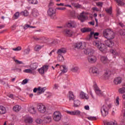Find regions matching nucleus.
<instances>
[{
    "mask_svg": "<svg viewBox=\"0 0 125 125\" xmlns=\"http://www.w3.org/2000/svg\"><path fill=\"white\" fill-rule=\"evenodd\" d=\"M103 35L107 40L104 41V43L108 46V47H113L114 46V42L112 41V39H114V32L110 29H106L104 30Z\"/></svg>",
    "mask_w": 125,
    "mask_h": 125,
    "instance_id": "obj_1",
    "label": "nucleus"
},
{
    "mask_svg": "<svg viewBox=\"0 0 125 125\" xmlns=\"http://www.w3.org/2000/svg\"><path fill=\"white\" fill-rule=\"evenodd\" d=\"M93 45L98 47L99 50L101 51L102 52H106V50H107L106 45H105L104 43H101V42L98 41H94L93 42Z\"/></svg>",
    "mask_w": 125,
    "mask_h": 125,
    "instance_id": "obj_2",
    "label": "nucleus"
},
{
    "mask_svg": "<svg viewBox=\"0 0 125 125\" xmlns=\"http://www.w3.org/2000/svg\"><path fill=\"white\" fill-rule=\"evenodd\" d=\"M112 104H109L108 105L104 104L101 108V112L103 117H106L107 115L109 114V110L111 108Z\"/></svg>",
    "mask_w": 125,
    "mask_h": 125,
    "instance_id": "obj_3",
    "label": "nucleus"
},
{
    "mask_svg": "<svg viewBox=\"0 0 125 125\" xmlns=\"http://www.w3.org/2000/svg\"><path fill=\"white\" fill-rule=\"evenodd\" d=\"M65 112L66 114L70 115L71 116H79L80 117H81L82 118L83 117V114H84V113L82 112L79 110H76L74 111L66 110Z\"/></svg>",
    "mask_w": 125,
    "mask_h": 125,
    "instance_id": "obj_4",
    "label": "nucleus"
},
{
    "mask_svg": "<svg viewBox=\"0 0 125 125\" xmlns=\"http://www.w3.org/2000/svg\"><path fill=\"white\" fill-rule=\"evenodd\" d=\"M62 119V114L59 111H55L53 114V120L55 122H59Z\"/></svg>",
    "mask_w": 125,
    "mask_h": 125,
    "instance_id": "obj_5",
    "label": "nucleus"
},
{
    "mask_svg": "<svg viewBox=\"0 0 125 125\" xmlns=\"http://www.w3.org/2000/svg\"><path fill=\"white\" fill-rule=\"evenodd\" d=\"M48 16H49L51 19H55V14H56V10L53 8H49L47 11Z\"/></svg>",
    "mask_w": 125,
    "mask_h": 125,
    "instance_id": "obj_6",
    "label": "nucleus"
},
{
    "mask_svg": "<svg viewBox=\"0 0 125 125\" xmlns=\"http://www.w3.org/2000/svg\"><path fill=\"white\" fill-rule=\"evenodd\" d=\"M37 108L39 113L43 114V113H45V112H46V107L42 104H38Z\"/></svg>",
    "mask_w": 125,
    "mask_h": 125,
    "instance_id": "obj_7",
    "label": "nucleus"
},
{
    "mask_svg": "<svg viewBox=\"0 0 125 125\" xmlns=\"http://www.w3.org/2000/svg\"><path fill=\"white\" fill-rule=\"evenodd\" d=\"M33 39L35 41H36V42H41V43H44V42H46L49 40L48 38L45 37L40 38L34 37Z\"/></svg>",
    "mask_w": 125,
    "mask_h": 125,
    "instance_id": "obj_8",
    "label": "nucleus"
},
{
    "mask_svg": "<svg viewBox=\"0 0 125 125\" xmlns=\"http://www.w3.org/2000/svg\"><path fill=\"white\" fill-rule=\"evenodd\" d=\"M48 70V65H45L42 67L41 68L38 69V71L40 75L43 76L45 73H46Z\"/></svg>",
    "mask_w": 125,
    "mask_h": 125,
    "instance_id": "obj_9",
    "label": "nucleus"
},
{
    "mask_svg": "<svg viewBox=\"0 0 125 125\" xmlns=\"http://www.w3.org/2000/svg\"><path fill=\"white\" fill-rule=\"evenodd\" d=\"M86 13L84 11L80 13V15L78 17V20L81 22H84L86 20Z\"/></svg>",
    "mask_w": 125,
    "mask_h": 125,
    "instance_id": "obj_10",
    "label": "nucleus"
},
{
    "mask_svg": "<svg viewBox=\"0 0 125 125\" xmlns=\"http://www.w3.org/2000/svg\"><path fill=\"white\" fill-rule=\"evenodd\" d=\"M45 91V87L42 88L41 87H39L38 88H34L33 92L36 93L37 92V94L40 95L42 93H43Z\"/></svg>",
    "mask_w": 125,
    "mask_h": 125,
    "instance_id": "obj_11",
    "label": "nucleus"
},
{
    "mask_svg": "<svg viewBox=\"0 0 125 125\" xmlns=\"http://www.w3.org/2000/svg\"><path fill=\"white\" fill-rule=\"evenodd\" d=\"M66 26L67 28H76L77 27V24H76L75 21H70L66 23Z\"/></svg>",
    "mask_w": 125,
    "mask_h": 125,
    "instance_id": "obj_12",
    "label": "nucleus"
},
{
    "mask_svg": "<svg viewBox=\"0 0 125 125\" xmlns=\"http://www.w3.org/2000/svg\"><path fill=\"white\" fill-rule=\"evenodd\" d=\"M24 121L25 124H33V122H34V119L32 118V117L27 116H25Z\"/></svg>",
    "mask_w": 125,
    "mask_h": 125,
    "instance_id": "obj_13",
    "label": "nucleus"
},
{
    "mask_svg": "<svg viewBox=\"0 0 125 125\" xmlns=\"http://www.w3.org/2000/svg\"><path fill=\"white\" fill-rule=\"evenodd\" d=\"M63 33L67 37H72L74 34V32L73 31L70 29H66L63 31Z\"/></svg>",
    "mask_w": 125,
    "mask_h": 125,
    "instance_id": "obj_14",
    "label": "nucleus"
},
{
    "mask_svg": "<svg viewBox=\"0 0 125 125\" xmlns=\"http://www.w3.org/2000/svg\"><path fill=\"white\" fill-rule=\"evenodd\" d=\"M88 61L89 63H95L97 61V57L96 56L88 57Z\"/></svg>",
    "mask_w": 125,
    "mask_h": 125,
    "instance_id": "obj_15",
    "label": "nucleus"
},
{
    "mask_svg": "<svg viewBox=\"0 0 125 125\" xmlns=\"http://www.w3.org/2000/svg\"><path fill=\"white\" fill-rule=\"evenodd\" d=\"M68 98L69 101H73L76 99V96L74 95V93L72 91H69L68 92Z\"/></svg>",
    "mask_w": 125,
    "mask_h": 125,
    "instance_id": "obj_16",
    "label": "nucleus"
},
{
    "mask_svg": "<svg viewBox=\"0 0 125 125\" xmlns=\"http://www.w3.org/2000/svg\"><path fill=\"white\" fill-rule=\"evenodd\" d=\"M92 73H93V74L96 76H98V75H99V74H100L101 72L100 71H99V69H98L97 67L94 66L92 68Z\"/></svg>",
    "mask_w": 125,
    "mask_h": 125,
    "instance_id": "obj_17",
    "label": "nucleus"
},
{
    "mask_svg": "<svg viewBox=\"0 0 125 125\" xmlns=\"http://www.w3.org/2000/svg\"><path fill=\"white\" fill-rule=\"evenodd\" d=\"M101 61L104 64H107V63H109V62H110L107 57L104 56H102L101 57Z\"/></svg>",
    "mask_w": 125,
    "mask_h": 125,
    "instance_id": "obj_18",
    "label": "nucleus"
},
{
    "mask_svg": "<svg viewBox=\"0 0 125 125\" xmlns=\"http://www.w3.org/2000/svg\"><path fill=\"white\" fill-rule=\"evenodd\" d=\"M28 111L30 114H37V110H36V107L34 106H31L28 108Z\"/></svg>",
    "mask_w": 125,
    "mask_h": 125,
    "instance_id": "obj_19",
    "label": "nucleus"
},
{
    "mask_svg": "<svg viewBox=\"0 0 125 125\" xmlns=\"http://www.w3.org/2000/svg\"><path fill=\"white\" fill-rule=\"evenodd\" d=\"M67 52V50L65 48H62L59 50H58L57 52V54L58 55H62V54L66 53Z\"/></svg>",
    "mask_w": 125,
    "mask_h": 125,
    "instance_id": "obj_20",
    "label": "nucleus"
},
{
    "mask_svg": "<svg viewBox=\"0 0 125 125\" xmlns=\"http://www.w3.org/2000/svg\"><path fill=\"white\" fill-rule=\"evenodd\" d=\"M80 98L81 99H86V100H88L89 97L86 96V94H85L83 92H81L80 94Z\"/></svg>",
    "mask_w": 125,
    "mask_h": 125,
    "instance_id": "obj_21",
    "label": "nucleus"
},
{
    "mask_svg": "<svg viewBox=\"0 0 125 125\" xmlns=\"http://www.w3.org/2000/svg\"><path fill=\"white\" fill-rule=\"evenodd\" d=\"M60 69L62 74H65V73H67L68 71V68L65 65H61L60 66Z\"/></svg>",
    "mask_w": 125,
    "mask_h": 125,
    "instance_id": "obj_22",
    "label": "nucleus"
},
{
    "mask_svg": "<svg viewBox=\"0 0 125 125\" xmlns=\"http://www.w3.org/2000/svg\"><path fill=\"white\" fill-rule=\"evenodd\" d=\"M93 52H94V50L91 48H87L84 50V53L88 55H89V54L93 53Z\"/></svg>",
    "mask_w": 125,
    "mask_h": 125,
    "instance_id": "obj_23",
    "label": "nucleus"
},
{
    "mask_svg": "<svg viewBox=\"0 0 125 125\" xmlns=\"http://www.w3.org/2000/svg\"><path fill=\"white\" fill-rule=\"evenodd\" d=\"M111 74H112V72L109 70H107L105 71V72H104V77L105 79H107V78H109V77L111 76Z\"/></svg>",
    "mask_w": 125,
    "mask_h": 125,
    "instance_id": "obj_24",
    "label": "nucleus"
},
{
    "mask_svg": "<svg viewBox=\"0 0 125 125\" xmlns=\"http://www.w3.org/2000/svg\"><path fill=\"white\" fill-rule=\"evenodd\" d=\"M74 107L76 108H78V107H80L81 105V101L79 100H74Z\"/></svg>",
    "mask_w": 125,
    "mask_h": 125,
    "instance_id": "obj_25",
    "label": "nucleus"
},
{
    "mask_svg": "<svg viewBox=\"0 0 125 125\" xmlns=\"http://www.w3.org/2000/svg\"><path fill=\"white\" fill-rule=\"evenodd\" d=\"M114 83L115 84H120L122 83V78L118 77L115 78L113 81Z\"/></svg>",
    "mask_w": 125,
    "mask_h": 125,
    "instance_id": "obj_26",
    "label": "nucleus"
},
{
    "mask_svg": "<svg viewBox=\"0 0 125 125\" xmlns=\"http://www.w3.org/2000/svg\"><path fill=\"white\" fill-rule=\"evenodd\" d=\"M6 113V108L2 105L0 106V114L4 115Z\"/></svg>",
    "mask_w": 125,
    "mask_h": 125,
    "instance_id": "obj_27",
    "label": "nucleus"
},
{
    "mask_svg": "<svg viewBox=\"0 0 125 125\" xmlns=\"http://www.w3.org/2000/svg\"><path fill=\"white\" fill-rule=\"evenodd\" d=\"M71 5L73 7H75V8H81L82 7V5H80L78 3H76L75 2H72Z\"/></svg>",
    "mask_w": 125,
    "mask_h": 125,
    "instance_id": "obj_28",
    "label": "nucleus"
},
{
    "mask_svg": "<svg viewBox=\"0 0 125 125\" xmlns=\"http://www.w3.org/2000/svg\"><path fill=\"white\" fill-rule=\"evenodd\" d=\"M13 110L15 112H19L21 110V106L16 105L13 107Z\"/></svg>",
    "mask_w": 125,
    "mask_h": 125,
    "instance_id": "obj_29",
    "label": "nucleus"
},
{
    "mask_svg": "<svg viewBox=\"0 0 125 125\" xmlns=\"http://www.w3.org/2000/svg\"><path fill=\"white\" fill-rule=\"evenodd\" d=\"M104 125H118V123L116 121H110L106 122Z\"/></svg>",
    "mask_w": 125,
    "mask_h": 125,
    "instance_id": "obj_30",
    "label": "nucleus"
},
{
    "mask_svg": "<svg viewBox=\"0 0 125 125\" xmlns=\"http://www.w3.org/2000/svg\"><path fill=\"white\" fill-rule=\"evenodd\" d=\"M51 116H48L44 118V121L45 123H50L51 122Z\"/></svg>",
    "mask_w": 125,
    "mask_h": 125,
    "instance_id": "obj_31",
    "label": "nucleus"
},
{
    "mask_svg": "<svg viewBox=\"0 0 125 125\" xmlns=\"http://www.w3.org/2000/svg\"><path fill=\"white\" fill-rule=\"evenodd\" d=\"M81 31L82 33H86L87 32H91V29L83 28H81Z\"/></svg>",
    "mask_w": 125,
    "mask_h": 125,
    "instance_id": "obj_32",
    "label": "nucleus"
},
{
    "mask_svg": "<svg viewBox=\"0 0 125 125\" xmlns=\"http://www.w3.org/2000/svg\"><path fill=\"white\" fill-rule=\"evenodd\" d=\"M43 47V46L39 45H36L34 48L35 51H40L42 48Z\"/></svg>",
    "mask_w": 125,
    "mask_h": 125,
    "instance_id": "obj_33",
    "label": "nucleus"
},
{
    "mask_svg": "<svg viewBox=\"0 0 125 125\" xmlns=\"http://www.w3.org/2000/svg\"><path fill=\"white\" fill-rule=\"evenodd\" d=\"M20 16V14L19 12H17L15 13L14 16L13 17V19L14 20H16V19H18L19 18V16Z\"/></svg>",
    "mask_w": 125,
    "mask_h": 125,
    "instance_id": "obj_34",
    "label": "nucleus"
},
{
    "mask_svg": "<svg viewBox=\"0 0 125 125\" xmlns=\"http://www.w3.org/2000/svg\"><path fill=\"white\" fill-rule=\"evenodd\" d=\"M38 66L37 63H34L30 66V68L32 71H34V70H36L38 68Z\"/></svg>",
    "mask_w": 125,
    "mask_h": 125,
    "instance_id": "obj_35",
    "label": "nucleus"
},
{
    "mask_svg": "<svg viewBox=\"0 0 125 125\" xmlns=\"http://www.w3.org/2000/svg\"><path fill=\"white\" fill-rule=\"evenodd\" d=\"M30 51H31V49H30V47H27L23 50V54H24V55H27L30 53Z\"/></svg>",
    "mask_w": 125,
    "mask_h": 125,
    "instance_id": "obj_36",
    "label": "nucleus"
},
{
    "mask_svg": "<svg viewBox=\"0 0 125 125\" xmlns=\"http://www.w3.org/2000/svg\"><path fill=\"white\" fill-rule=\"evenodd\" d=\"M30 4H38L37 0H27Z\"/></svg>",
    "mask_w": 125,
    "mask_h": 125,
    "instance_id": "obj_37",
    "label": "nucleus"
},
{
    "mask_svg": "<svg viewBox=\"0 0 125 125\" xmlns=\"http://www.w3.org/2000/svg\"><path fill=\"white\" fill-rule=\"evenodd\" d=\"M58 60L59 62H62L64 61V57L62 55H59L58 57Z\"/></svg>",
    "mask_w": 125,
    "mask_h": 125,
    "instance_id": "obj_38",
    "label": "nucleus"
},
{
    "mask_svg": "<svg viewBox=\"0 0 125 125\" xmlns=\"http://www.w3.org/2000/svg\"><path fill=\"white\" fill-rule=\"evenodd\" d=\"M75 45L76 48L80 49L82 47V46H83V43L82 42L76 43Z\"/></svg>",
    "mask_w": 125,
    "mask_h": 125,
    "instance_id": "obj_39",
    "label": "nucleus"
},
{
    "mask_svg": "<svg viewBox=\"0 0 125 125\" xmlns=\"http://www.w3.org/2000/svg\"><path fill=\"white\" fill-rule=\"evenodd\" d=\"M23 73H27V74H33V70L31 69H26L23 70Z\"/></svg>",
    "mask_w": 125,
    "mask_h": 125,
    "instance_id": "obj_40",
    "label": "nucleus"
},
{
    "mask_svg": "<svg viewBox=\"0 0 125 125\" xmlns=\"http://www.w3.org/2000/svg\"><path fill=\"white\" fill-rule=\"evenodd\" d=\"M96 93H97L98 94V95H99V96H102V95H103V94H102V91H101V90H100V89H98V90H96V91H95Z\"/></svg>",
    "mask_w": 125,
    "mask_h": 125,
    "instance_id": "obj_41",
    "label": "nucleus"
},
{
    "mask_svg": "<svg viewBox=\"0 0 125 125\" xmlns=\"http://www.w3.org/2000/svg\"><path fill=\"white\" fill-rule=\"evenodd\" d=\"M119 100H120V98H119V97H117L115 102V104L116 106H119V105H120V102L119 101Z\"/></svg>",
    "mask_w": 125,
    "mask_h": 125,
    "instance_id": "obj_42",
    "label": "nucleus"
},
{
    "mask_svg": "<svg viewBox=\"0 0 125 125\" xmlns=\"http://www.w3.org/2000/svg\"><path fill=\"white\" fill-rule=\"evenodd\" d=\"M105 11L109 14H112V7H110L109 8L106 9Z\"/></svg>",
    "mask_w": 125,
    "mask_h": 125,
    "instance_id": "obj_43",
    "label": "nucleus"
},
{
    "mask_svg": "<svg viewBox=\"0 0 125 125\" xmlns=\"http://www.w3.org/2000/svg\"><path fill=\"white\" fill-rule=\"evenodd\" d=\"M116 1L118 3V5H125V2L121 1V0H116Z\"/></svg>",
    "mask_w": 125,
    "mask_h": 125,
    "instance_id": "obj_44",
    "label": "nucleus"
},
{
    "mask_svg": "<svg viewBox=\"0 0 125 125\" xmlns=\"http://www.w3.org/2000/svg\"><path fill=\"white\" fill-rule=\"evenodd\" d=\"M32 14L34 17H36L39 15V13H38L37 11L33 10L32 12Z\"/></svg>",
    "mask_w": 125,
    "mask_h": 125,
    "instance_id": "obj_45",
    "label": "nucleus"
},
{
    "mask_svg": "<svg viewBox=\"0 0 125 125\" xmlns=\"http://www.w3.org/2000/svg\"><path fill=\"white\" fill-rule=\"evenodd\" d=\"M110 52H111V53L113 55H115V56H118V55H119V53H118V52H117V51H116V50H111L110 51Z\"/></svg>",
    "mask_w": 125,
    "mask_h": 125,
    "instance_id": "obj_46",
    "label": "nucleus"
},
{
    "mask_svg": "<svg viewBox=\"0 0 125 125\" xmlns=\"http://www.w3.org/2000/svg\"><path fill=\"white\" fill-rule=\"evenodd\" d=\"M28 28H36V26H32L29 24H26L24 27V30H27Z\"/></svg>",
    "mask_w": 125,
    "mask_h": 125,
    "instance_id": "obj_47",
    "label": "nucleus"
},
{
    "mask_svg": "<svg viewBox=\"0 0 125 125\" xmlns=\"http://www.w3.org/2000/svg\"><path fill=\"white\" fill-rule=\"evenodd\" d=\"M21 49H22V47H21V46H18L15 48H13V50L14 51H19L21 50Z\"/></svg>",
    "mask_w": 125,
    "mask_h": 125,
    "instance_id": "obj_48",
    "label": "nucleus"
},
{
    "mask_svg": "<svg viewBox=\"0 0 125 125\" xmlns=\"http://www.w3.org/2000/svg\"><path fill=\"white\" fill-rule=\"evenodd\" d=\"M119 91L120 93H125V87L120 88Z\"/></svg>",
    "mask_w": 125,
    "mask_h": 125,
    "instance_id": "obj_49",
    "label": "nucleus"
},
{
    "mask_svg": "<svg viewBox=\"0 0 125 125\" xmlns=\"http://www.w3.org/2000/svg\"><path fill=\"white\" fill-rule=\"evenodd\" d=\"M71 71L74 72H78L79 71V67L77 66L73 67L71 69Z\"/></svg>",
    "mask_w": 125,
    "mask_h": 125,
    "instance_id": "obj_50",
    "label": "nucleus"
},
{
    "mask_svg": "<svg viewBox=\"0 0 125 125\" xmlns=\"http://www.w3.org/2000/svg\"><path fill=\"white\" fill-rule=\"evenodd\" d=\"M93 87H94V89L95 91L96 90L99 89V88L98 87V86H97V84H96V83H94Z\"/></svg>",
    "mask_w": 125,
    "mask_h": 125,
    "instance_id": "obj_51",
    "label": "nucleus"
},
{
    "mask_svg": "<svg viewBox=\"0 0 125 125\" xmlns=\"http://www.w3.org/2000/svg\"><path fill=\"white\" fill-rule=\"evenodd\" d=\"M14 61L15 62V63H16V64H23V62H21L19 60H14Z\"/></svg>",
    "mask_w": 125,
    "mask_h": 125,
    "instance_id": "obj_52",
    "label": "nucleus"
},
{
    "mask_svg": "<svg viewBox=\"0 0 125 125\" xmlns=\"http://www.w3.org/2000/svg\"><path fill=\"white\" fill-rule=\"evenodd\" d=\"M96 5L100 7H102V5H103V2H98L96 3Z\"/></svg>",
    "mask_w": 125,
    "mask_h": 125,
    "instance_id": "obj_53",
    "label": "nucleus"
},
{
    "mask_svg": "<svg viewBox=\"0 0 125 125\" xmlns=\"http://www.w3.org/2000/svg\"><path fill=\"white\" fill-rule=\"evenodd\" d=\"M87 119L90 121H94L96 120V118L94 117H87Z\"/></svg>",
    "mask_w": 125,
    "mask_h": 125,
    "instance_id": "obj_54",
    "label": "nucleus"
},
{
    "mask_svg": "<svg viewBox=\"0 0 125 125\" xmlns=\"http://www.w3.org/2000/svg\"><path fill=\"white\" fill-rule=\"evenodd\" d=\"M36 122L37 124H42V120L41 119H38L36 120Z\"/></svg>",
    "mask_w": 125,
    "mask_h": 125,
    "instance_id": "obj_55",
    "label": "nucleus"
},
{
    "mask_svg": "<svg viewBox=\"0 0 125 125\" xmlns=\"http://www.w3.org/2000/svg\"><path fill=\"white\" fill-rule=\"evenodd\" d=\"M24 16H28L29 15V12H28V11L25 10L23 12Z\"/></svg>",
    "mask_w": 125,
    "mask_h": 125,
    "instance_id": "obj_56",
    "label": "nucleus"
},
{
    "mask_svg": "<svg viewBox=\"0 0 125 125\" xmlns=\"http://www.w3.org/2000/svg\"><path fill=\"white\" fill-rule=\"evenodd\" d=\"M120 34L122 35L125 36V29H123V30H121V31L120 32Z\"/></svg>",
    "mask_w": 125,
    "mask_h": 125,
    "instance_id": "obj_57",
    "label": "nucleus"
},
{
    "mask_svg": "<svg viewBox=\"0 0 125 125\" xmlns=\"http://www.w3.org/2000/svg\"><path fill=\"white\" fill-rule=\"evenodd\" d=\"M27 83H28V80L27 79H24L22 81V84H26Z\"/></svg>",
    "mask_w": 125,
    "mask_h": 125,
    "instance_id": "obj_58",
    "label": "nucleus"
},
{
    "mask_svg": "<svg viewBox=\"0 0 125 125\" xmlns=\"http://www.w3.org/2000/svg\"><path fill=\"white\" fill-rule=\"evenodd\" d=\"M57 9H58V10H65V9H66V8H64V7H58V8H57Z\"/></svg>",
    "mask_w": 125,
    "mask_h": 125,
    "instance_id": "obj_59",
    "label": "nucleus"
},
{
    "mask_svg": "<svg viewBox=\"0 0 125 125\" xmlns=\"http://www.w3.org/2000/svg\"><path fill=\"white\" fill-rule=\"evenodd\" d=\"M57 5H58V6H65V5H64V3H61L60 4H57Z\"/></svg>",
    "mask_w": 125,
    "mask_h": 125,
    "instance_id": "obj_60",
    "label": "nucleus"
},
{
    "mask_svg": "<svg viewBox=\"0 0 125 125\" xmlns=\"http://www.w3.org/2000/svg\"><path fill=\"white\" fill-rule=\"evenodd\" d=\"M0 83H1L2 84H5V82H4V81L3 79L0 80Z\"/></svg>",
    "mask_w": 125,
    "mask_h": 125,
    "instance_id": "obj_61",
    "label": "nucleus"
},
{
    "mask_svg": "<svg viewBox=\"0 0 125 125\" xmlns=\"http://www.w3.org/2000/svg\"><path fill=\"white\" fill-rule=\"evenodd\" d=\"M54 88L55 89H57V88H58V84H55L54 85Z\"/></svg>",
    "mask_w": 125,
    "mask_h": 125,
    "instance_id": "obj_62",
    "label": "nucleus"
},
{
    "mask_svg": "<svg viewBox=\"0 0 125 125\" xmlns=\"http://www.w3.org/2000/svg\"><path fill=\"white\" fill-rule=\"evenodd\" d=\"M94 35V32H90V39H91L92 38V36Z\"/></svg>",
    "mask_w": 125,
    "mask_h": 125,
    "instance_id": "obj_63",
    "label": "nucleus"
},
{
    "mask_svg": "<svg viewBox=\"0 0 125 125\" xmlns=\"http://www.w3.org/2000/svg\"><path fill=\"white\" fill-rule=\"evenodd\" d=\"M85 110H89V106L88 105H85L84 106Z\"/></svg>",
    "mask_w": 125,
    "mask_h": 125,
    "instance_id": "obj_64",
    "label": "nucleus"
}]
</instances>
